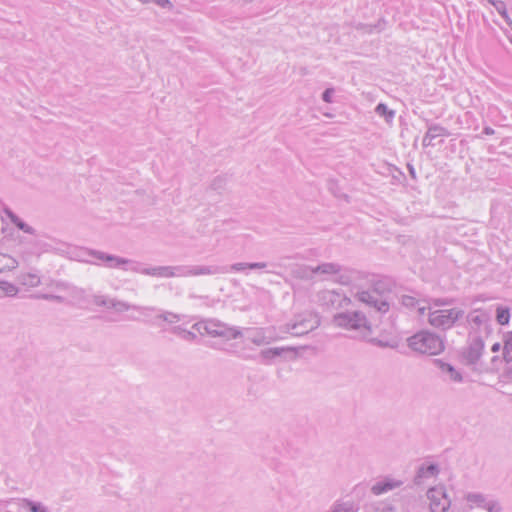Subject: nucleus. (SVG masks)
Wrapping results in <instances>:
<instances>
[{"label":"nucleus","instance_id":"f257e3e1","mask_svg":"<svg viewBox=\"0 0 512 512\" xmlns=\"http://www.w3.org/2000/svg\"><path fill=\"white\" fill-rule=\"evenodd\" d=\"M355 298L381 317L390 309L391 290L384 281H376L366 290H359Z\"/></svg>","mask_w":512,"mask_h":512},{"label":"nucleus","instance_id":"f03ea898","mask_svg":"<svg viewBox=\"0 0 512 512\" xmlns=\"http://www.w3.org/2000/svg\"><path fill=\"white\" fill-rule=\"evenodd\" d=\"M408 347L420 354L438 355L444 348L443 339L428 330H421L407 339Z\"/></svg>","mask_w":512,"mask_h":512},{"label":"nucleus","instance_id":"7ed1b4c3","mask_svg":"<svg viewBox=\"0 0 512 512\" xmlns=\"http://www.w3.org/2000/svg\"><path fill=\"white\" fill-rule=\"evenodd\" d=\"M333 323L341 328L359 331L363 339L372 333V324L362 311H346L335 314Z\"/></svg>","mask_w":512,"mask_h":512},{"label":"nucleus","instance_id":"20e7f679","mask_svg":"<svg viewBox=\"0 0 512 512\" xmlns=\"http://www.w3.org/2000/svg\"><path fill=\"white\" fill-rule=\"evenodd\" d=\"M463 316L464 310L458 308L437 310L429 308L428 323L434 328L445 331L452 328Z\"/></svg>","mask_w":512,"mask_h":512},{"label":"nucleus","instance_id":"39448f33","mask_svg":"<svg viewBox=\"0 0 512 512\" xmlns=\"http://www.w3.org/2000/svg\"><path fill=\"white\" fill-rule=\"evenodd\" d=\"M320 325V319L317 314L312 312H304L295 317L294 321L286 323L282 327V331L290 333L293 336L305 335Z\"/></svg>","mask_w":512,"mask_h":512},{"label":"nucleus","instance_id":"423d86ee","mask_svg":"<svg viewBox=\"0 0 512 512\" xmlns=\"http://www.w3.org/2000/svg\"><path fill=\"white\" fill-rule=\"evenodd\" d=\"M172 270V278L173 277H188V276H203V275H215L222 274L228 271L227 267L224 266H204V265H195V266H168Z\"/></svg>","mask_w":512,"mask_h":512},{"label":"nucleus","instance_id":"0eeeda50","mask_svg":"<svg viewBox=\"0 0 512 512\" xmlns=\"http://www.w3.org/2000/svg\"><path fill=\"white\" fill-rule=\"evenodd\" d=\"M427 498L430 501L431 512H447L451 501L443 486L432 487L427 491Z\"/></svg>","mask_w":512,"mask_h":512},{"label":"nucleus","instance_id":"6e6552de","mask_svg":"<svg viewBox=\"0 0 512 512\" xmlns=\"http://www.w3.org/2000/svg\"><path fill=\"white\" fill-rule=\"evenodd\" d=\"M85 253L89 256L94 257L98 261L102 262L107 268L110 269H122L124 271H128L126 267L127 263H129L128 258L120 257L113 254H108L103 251L95 250V249H86Z\"/></svg>","mask_w":512,"mask_h":512},{"label":"nucleus","instance_id":"1a4fd4ad","mask_svg":"<svg viewBox=\"0 0 512 512\" xmlns=\"http://www.w3.org/2000/svg\"><path fill=\"white\" fill-rule=\"evenodd\" d=\"M128 261L126 267L134 273L157 278H172L173 273L168 266L143 267V264L138 261L132 259H128Z\"/></svg>","mask_w":512,"mask_h":512},{"label":"nucleus","instance_id":"9d476101","mask_svg":"<svg viewBox=\"0 0 512 512\" xmlns=\"http://www.w3.org/2000/svg\"><path fill=\"white\" fill-rule=\"evenodd\" d=\"M485 344L480 336L474 337L462 350V358L466 365H476L482 357Z\"/></svg>","mask_w":512,"mask_h":512},{"label":"nucleus","instance_id":"9b49d317","mask_svg":"<svg viewBox=\"0 0 512 512\" xmlns=\"http://www.w3.org/2000/svg\"><path fill=\"white\" fill-rule=\"evenodd\" d=\"M319 303L326 308H340L348 305L350 299L334 290H324L318 293Z\"/></svg>","mask_w":512,"mask_h":512},{"label":"nucleus","instance_id":"f8f14e48","mask_svg":"<svg viewBox=\"0 0 512 512\" xmlns=\"http://www.w3.org/2000/svg\"><path fill=\"white\" fill-rule=\"evenodd\" d=\"M450 132L439 124H428L427 132L423 138L422 145L424 148L434 146L433 140L438 137H448Z\"/></svg>","mask_w":512,"mask_h":512},{"label":"nucleus","instance_id":"ddd939ff","mask_svg":"<svg viewBox=\"0 0 512 512\" xmlns=\"http://www.w3.org/2000/svg\"><path fill=\"white\" fill-rule=\"evenodd\" d=\"M402 484H403V482L401 480H396L393 478L386 477L383 480L376 482L371 487V492L374 495H380V494L386 493L390 490L396 489V488L400 487Z\"/></svg>","mask_w":512,"mask_h":512},{"label":"nucleus","instance_id":"4468645a","mask_svg":"<svg viewBox=\"0 0 512 512\" xmlns=\"http://www.w3.org/2000/svg\"><path fill=\"white\" fill-rule=\"evenodd\" d=\"M434 363L442 373L448 375V377L451 381L457 382V383H460L463 381L462 374L458 370H456L453 365L446 363L440 359H435Z\"/></svg>","mask_w":512,"mask_h":512},{"label":"nucleus","instance_id":"2eb2a0df","mask_svg":"<svg viewBox=\"0 0 512 512\" xmlns=\"http://www.w3.org/2000/svg\"><path fill=\"white\" fill-rule=\"evenodd\" d=\"M109 308H114L117 312L128 311L130 309L142 312L155 310L154 307L131 305L128 302L121 301L115 298L109 300Z\"/></svg>","mask_w":512,"mask_h":512},{"label":"nucleus","instance_id":"dca6fc26","mask_svg":"<svg viewBox=\"0 0 512 512\" xmlns=\"http://www.w3.org/2000/svg\"><path fill=\"white\" fill-rule=\"evenodd\" d=\"M440 472L439 466L437 464H422L418 467L417 473L414 479L416 484H420L421 481L425 478H430L437 476Z\"/></svg>","mask_w":512,"mask_h":512},{"label":"nucleus","instance_id":"f3484780","mask_svg":"<svg viewBox=\"0 0 512 512\" xmlns=\"http://www.w3.org/2000/svg\"><path fill=\"white\" fill-rule=\"evenodd\" d=\"M314 267L305 264H294L291 267V275L300 280H311L314 275Z\"/></svg>","mask_w":512,"mask_h":512},{"label":"nucleus","instance_id":"a211bd4d","mask_svg":"<svg viewBox=\"0 0 512 512\" xmlns=\"http://www.w3.org/2000/svg\"><path fill=\"white\" fill-rule=\"evenodd\" d=\"M385 25H386V20L384 18H380L378 20V22L374 25L365 24V23H361V22H353L352 23V26L356 30H361L368 34H371L374 30H376L377 32H381L384 29Z\"/></svg>","mask_w":512,"mask_h":512},{"label":"nucleus","instance_id":"6ab92c4d","mask_svg":"<svg viewBox=\"0 0 512 512\" xmlns=\"http://www.w3.org/2000/svg\"><path fill=\"white\" fill-rule=\"evenodd\" d=\"M314 274L334 275L341 271V266L337 263H322L313 268Z\"/></svg>","mask_w":512,"mask_h":512},{"label":"nucleus","instance_id":"aec40b11","mask_svg":"<svg viewBox=\"0 0 512 512\" xmlns=\"http://www.w3.org/2000/svg\"><path fill=\"white\" fill-rule=\"evenodd\" d=\"M267 267L266 262H239L232 264L229 269L234 272H242L246 269L255 270V269H264Z\"/></svg>","mask_w":512,"mask_h":512},{"label":"nucleus","instance_id":"412c9836","mask_svg":"<svg viewBox=\"0 0 512 512\" xmlns=\"http://www.w3.org/2000/svg\"><path fill=\"white\" fill-rule=\"evenodd\" d=\"M19 262L12 256L0 253V273L15 269Z\"/></svg>","mask_w":512,"mask_h":512},{"label":"nucleus","instance_id":"4be33fe9","mask_svg":"<svg viewBox=\"0 0 512 512\" xmlns=\"http://www.w3.org/2000/svg\"><path fill=\"white\" fill-rule=\"evenodd\" d=\"M215 334H218L219 337L225 338L226 340L238 339L242 337V332L239 328L231 327L226 323H223L221 332H216Z\"/></svg>","mask_w":512,"mask_h":512},{"label":"nucleus","instance_id":"5701e85b","mask_svg":"<svg viewBox=\"0 0 512 512\" xmlns=\"http://www.w3.org/2000/svg\"><path fill=\"white\" fill-rule=\"evenodd\" d=\"M285 351H292V348H283V347H273L267 348L260 352V357L264 361L272 360L276 357L282 356Z\"/></svg>","mask_w":512,"mask_h":512},{"label":"nucleus","instance_id":"b1692460","mask_svg":"<svg viewBox=\"0 0 512 512\" xmlns=\"http://www.w3.org/2000/svg\"><path fill=\"white\" fill-rule=\"evenodd\" d=\"M467 321L477 327H480L482 324L489 321V315L484 311L475 310L467 315Z\"/></svg>","mask_w":512,"mask_h":512},{"label":"nucleus","instance_id":"393cba45","mask_svg":"<svg viewBox=\"0 0 512 512\" xmlns=\"http://www.w3.org/2000/svg\"><path fill=\"white\" fill-rule=\"evenodd\" d=\"M503 359L506 363L512 362V331L504 334Z\"/></svg>","mask_w":512,"mask_h":512},{"label":"nucleus","instance_id":"a878e982","mask_svg":"<svg viewBox=\"0 0 512 512\" xmlns=\"http://www.w3.org/2000/svg\"><path fill=\"white\" fill-rule=\"evenodd\" d=\"M375 112L377 115L381 116V117H384L385 118V121L388 123V124H391L393 119H394V116H395V111L394 110H391L387 107L386 104L384 103H379L376 107H375Z\"/></svg>","mask_w":512,"mask_h":512},{"label":"nucleus","instance_id":"bb28decb","mask_svg":"<svg viewBox=\"0 0 512 512\" xmlns=\"http://www.w3.org/2000/svg\"><path fill=\"white\" fill-rule=\"evenodd\" d=\"M223 328V322L216 319H208V325L205 328V333L211 337H219L216 332H221Z\"/></svg>","mask_w":512,"mask_h":512},{"label":"nucleus","instance_id":"cd10ccee","mask_svg":"<svg viewBox=\"0 0 512 512\" xmlns=\"http://www.w3.org/2000/svg\"><path fill=\"white\" fill-rule=\"evenodd\" d=\"M465 498L468 502L473 503L476 506L484 509L485 505H487L488 502L485 495H483L482 493L471 492L468 493Z\"/></svg>","mask_w":512,"mask_h":512},{"label":"nucleus","instance_id":"c85d7f7f","mask_svg":"<svg viewBox=\"0 0 512 512\" xmlns=\"http://www.w3.org/2000/svg\"><path fill=\"white\" fill-rule=\"evenodd\" d=\"M22 506L29 512H49L41 502H35L29 499H23Z\"/></svg>","mask_w":512,"mask_h":512},{"label":"nucleus","instance_id":"c756f323","mask_svg":"<svg viewBox=\"0 0 512 512\" xmlns=\"http://www.w3.org/2000/svg\"><path fill=\"white\" fill-rule=\"evenodd\" d=\"M18 293V288L9 282L0 281V298L4 296H15Z\"/></svg>","mask_w":512,"mask_h":512},{"label":"nucleus","instance_id":"7c9ffc66","mask_svg":"<svg viewBox=\"0 0 512 512\" xmlns=\"http://www.w3.org/2000/svg\"><path fill=\"white\" fill-rule=\"evenodd\" d=\"M496 320L500 325H506L510 320V311L507 307L499 306L496 310Z\"/></svg>","mask_w":512,"mask_h":512},{"label":"nucleus","instance_id":"2f4dec72","mask_svg":"<svg viewBox=\"0 0 512 512\" xmlns=\"http://www.w3.org/2000/svg\"><path fill=\"white\" fill-rule=\"evenodd\" d=\"M156 318L162 319L163 321L172 324V323H176V322L180 321L181 315L170 312V311H164V312L160 313L159 315H157Z\"/></svg>","mask_w":512,"mask_h":512},{"label":"nucleus","instance_id":"473e14b6","mask_svg":"<svg viewBox=\"0 0 512 512\" xmlns=\"http://www.w3.org/2000/svg\"><path fill=\"white\" fill-rule=\"evenodd\" d=\"M272 338H268L264 335L262 330H258L256 334L251 338V342L257 346L269 344Z\"/></svg>","mask_w":512,"mask_h":512},{"label":"nucleus","instance_id":"72a5a7b5","mask_svg":"<svg viewBox=\"0 0 512 512\" xmlns=\"http://www.w3.org/2000/svg\"><path fill=\"white\" fill-rule=\"evenodd\" d=\"M16 222L14 223V225L21 231L25 232V233H28V234H35V229L33 227H31L30 225H28L27 223H25L22 219L20 218H16L15 220Z\"/></svg>","mask_w":512,"mask_h":512},{"label":"nucleus","instance_id":"f704fd0d","mask_svg":"<svg viewBox=\"0 0 512 512\" xmlns=\"http://www.w3.org/2000/svg\"><path fill=\"white\" fill-rule=\"evenodd\" d=\"M401 303L403 306L407 307V308H413L415 307L419 302L416 298H414L413 296H409V295H403L401 297Z\"/></svg>","mask_w":512,"mask_h":512},{"label":"nucleus","instance_id":"c9c22d12","mask_svg":"<svg viewBox=\"0 0 512 512\" xmlns=\"http://www.w3.org/2000/svg\"><path fill=\"white\" fill-rule=\"evenodd\" d=\"M365 340L372 343L373 345H376L381 348H386V347L394 348L395 347L393 344H391L388 341L379 340L377 338H369V336H367V338Z\"/></svg>","mask_w":512,"mask_h":512},{"label":"nucleus","instance_id":"e433bc0d","mask_svg":"<svg viewBox=\"0 0 512 512\" xmlns=\"http://www.w3.org/2000/svg\"><path fill=\"white\" fill-rule=\"evenodd\" d=\"M485 509L488 512H502V507L496 500H489L487 505H485Z\"/></svg>","mask_w":512,"mask_h":512},{"label":"nucleus","instance_id":"4c0bfd02","mask_svg":"<svg viewBox=\"0 0 512 512\" xmlns=\"http://www.w3.org/2000/svg\"><path fill=\"white\" fill-rule=\"evenodd\" d=\"M25 284L30 285L32 287H36L40 285V277L35 274H28L24 281Z\"/></svg>","mask_w":512,"mask_h":512},{"label":"nucleus","instance_id":"58836bf2","mask_svg":"<svg viewBox=\"0 0 512 512\" xmlns=\"http://www.w3.org/2000/svg\"><path fill=\"white\" fill-rule=\"evenodd\" d=\"M495 9L507 21L509 20V16H508V13H507V10H506V4L503 1H497L495 3Z\"/></svg>","mask_w":512,"mask_h":512},{"label":"nucleus","instance_id":"ea45409f","mask_svg":"<svg viewBox=\"0 0 512 512\" xmlns=\"http://www.w3.org/2000/svg\"><path fill=\"white\" fill-rule=\"evenodd\" d=\"M109 300L104 295H94L93 296V303L97 306H105L109 308Z\"/></svg>","mask_w":512,"mask_h":512},{"label":"nucleus","instance_id":"a19ab883","mask_svg":"<svg viewBox=\"0 0 512 512\" xmlns=\"http://www.w3.org/2000/svg\"><path fill=\"white\" fill-rule=\"evenodd\" d=\"M207 325H208V319L196 322L195 324H193L192 328L203 335V334H206L205 328Z\"/></svg>","mask_w":512,"mask_h":512},{"label":"nucleus","instance_id":"79ce46f5","mask_svg":"<svg viewBox=\"0 0 512 512\" xmlns=\"http://www.w3.org/2000/svg\"><path fill=\"white\" fill-rule=\"evenodd\" d=\"M334 94V89L333 88H327L326 90H324V92L322 93V100L326 103H331L332 102V96Z\"/></svg>","mask_w":512,"mask_h":512},{"label":"nucleus","instance_id":"37998d69","mask_svg":"<svg viewBox=\"0 0 512 512\" xmlns=\"http://www.w3.org/2000/svg\"><path fill=\"white\" fill-rule=\"evenodd\" d=\"M434 305L435 306H438V307H441V306H449L453 303V299H443V298H438V299H435L433 301Z\"/></svg>","mask_w":512,"mask_h":512},{"label":"nucleus","instance_id":"c03bdc74","mask_svg":"<svg viewBox=\"0 0 512 512\" xmlns=\"http://www.w3.org/2000/svg\"><path fill=\"white\" fill-rule=\"evenodd\" d=\"M197 338L196 334L192 331H188V330H185V332L183 333V336H182V339H184L185 341H188V342H193L195 341Z\"/></svg>","mask_w":512,"mask_h":512},{"label":"nucleus","instance_id":"a18cd8bd","mask_svg":"<svg viewBox=\"0 0 512 512\" xmlns=\"http://www.w3.org/2000/svg\"><path fill=\"white\" fill-rule=\"evenodd\" d=\"M152 1L162 8H167V9L173 8V4L170 2V0H152Z\"/></svg>","mask_w":512,"mask_h":512},{"label":"nucleus","instance_id":"49530a36","mask_svg":"<svg viewBox=\"0 0 512 512\" xmlns=\"http://www.w3.org/2000/svg\"><path fill=\"white\" fill-rule=\"evenodd\" d=\"M32 257H33V254L31 252L23 251L20 253V259L24 263H27V264L30 263Z\"/></svg>","mask_w":512,"mask_h":512},{"label":"nucleus","instance_id":"de8ad7c7","mask_svg":"<svg viewBox=\"0 0 512 512\" xmlns=\"http://www.w3.org/2000/svg\"><path fill=\"white\" fill-rule=\"evenodd\" d=\"M40 298L46 299V300H54V301H57V302L63 301V297L62 296L53 295V294H43V295L40 296Z\"/></svg>","mask_w":512,"mask_h":512},{"label":"nucleus","instance_id":"09e8293b","mask_svg":"<svg viewBox=\"0 0 512 512\" xmlns=\"http://www.w3.org/2000/svg\"><path fill=\"white\" fill-rule=\"evenodd\" d=\"M224 183V179L221 177H217L213 180L211 187L213 189H219L222 187V184Z\"/></svg>","mask_w":512,"mask_h":512},{"label":"nucleus","instance_id":"8fccbe9b","mask_svg":"<svg viewBox=\"0 0 512 512\" xmlns=\"http://www.w3.org/2000/svg\"><path fill=\"white\" fill-rule=\"evenodd\" d=\"M185 328L181 327V326H175L171 329V332L175 335H178L182 338L183 336V333L185 332Z\"/></svg>","mask_w":512,"mask_h":512},{"label":"nucleus","instance_id":"3c124183","mask_svg":"<svg viewBox=\"0 0 512 512\" xmlns=\"http://www.w3.org/2000/svg\"><path fill=\"white\" fill-rule=\"evenodd\" d=\"M5 214L10 219V221L14 224L16 221V218H19L13 211L10 209H5Z\"/></svg>","mask_w":512,"mask_h":512},{"label":"nucleus","instance_id":"603ef678","mask_svg":"<svg viewBox=\"0 0 512 512\" xmlns=\"http://www.w3.org/2000/svg\"><path fill=\"white\" fill-rule=\"evenodd\" d=\"M494 133H495L494 129L489 126H486L483 129V134H485V135H493Z\"/></svg>","mask_w":512,"mask_h":512},{"label":"nucleus","instance_id":"864d4df0","mask_svg":"<svg viewBox=\"0 0 512 512\" xmlns=\"http://www.w3.org/2000/svg\"><path fill=\"white\" fill-rule=\"evenodd\" d=\"M407 168L409 170V173H410L411 177L415 179L416 178V173H415V169H414L413 165L407 164Z\"/></svg>","mask_w":512,"mask_h":512},{"label":"nucleus","instance_id":"5fc2aeb1","mask_svg":"<svg viewBox=\"0 0 512 512\" xmlns=\"http://www.w3.org/2000/svg\"><path fill=\"white\" fill-rule=\"evenodd\" d=\"M500 348H501V344H500L499 342H497V343H494V344L492 345V347H491V351H492V352H498V351L500 350Z\"/></svg>","mask_w":512,"mask_h":512},{"label":"nucleus","instance_id":"6e6d98bb","mask_svg":"<svg viewBox=\"0 0 512 512\" xmlns=\"http://www.w3.org/2000/svg\"><path fill=\"white\" fill-rule=\"evenodd\" d=\"M503 376L508 379H512V370L510 368L506 369L503 373Z\"/></svg>","mask_w":512,"mask_h":512},{"label":"nucleus","instance_id":"4d7b16f0","mask_svg":"<svg viewBox=\"0 0 512 512\" xmlns=\"http://www.w3.org/2000/svg\"><path fill=\"white\" fill-rule=\"evenodd\" d=\"M426 307H418V313L420 316H423L425 314Z\"/></svg>","mask_w":512,"mask_h":512},{"label":"nucleus","instance_id":"13d9d810","mask_svg":"<svg viewBox=\"0 0 512 512\" xmlns=\"http://www.w3.org/2000/svg\"><path fill=\"white\" fill-rule=\"evenodd\" d=\"M497 1H498V0H488V2H489L490 4H492L494 7H495V3H496Z\"/></svg>","mask_w":512,"mask_h":512},{"label":"nucleus","instance_id":"bf43d9fd","mask_svg":"<svg viewBox=\"0 0 512 512\" xmlns=\"http://www.w3.org/2000/svg\"><path fill=\"white\" fill-rule=\"evenodd\" d=\"M85 262H86V263H88V264H94V265H99V263H96V262H92V261H88V260H87V261H85Z\"/></svg>","mask_w":512,"mask_h":512},{"label":"nucleus","instance_id":"052dcab7","mask_svg":"<svg viewBox=\"0 0 512 512\" xmlns=\"http://www.w3.org/2000/svg\"><path fill=\"white\" fill-rule=\"evenodd\" d=\"M333 184H334L333 182H331V183H330L329 190H331V191L333 190V188H332V185H333Z\"/></svg>","mask_w":512,"mask_h":512},{"label":"nucleus","instance_id":"680f3d73","mask_svg":"<svg viewBox=\"0 0 512 512\" xmlns=\"http://www.w3.org/2000/svg\"><path fill=\"white\" fill-rule=\"evenodd\" d=\"M275 266L282 267V266H283V264H282V263H278V264H276Z\"/></svg>","mask_w":512,"mask_h":512},{"label":"nucleus","instance_id":"e2e57ef3","mask_svg":"<svg viewBox=\"0 0 512 512\" xmlns=\"http://www.w3.org/2000/svg\"><path fill=\"white\" fill-rule=\"evenodd\" d=\"M289 258H290V257L285 256V257H283L281 260H285V259H289Z\"/></svg>","mask_w":512,"mask_h":512},{"label":"nucleus","instance_id":"0e129e2a","mask_svg":"<svg viewBox=\"0 0 512 512\" xmlns=\"http://www.w3.org/2000/svg\"><path fill=\"white\" fill-rule=\"evenodd\" d=\"M510 42L512 43V38L510 39Z\"/></svg>","mask_w":512,"mask_h":512}]
</instances>
